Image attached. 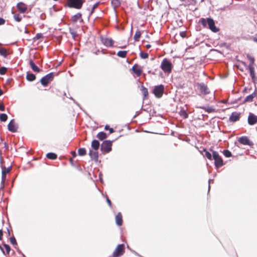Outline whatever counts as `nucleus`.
Instances as JSON below:
<instances>
[{"instance_id": "46", "label": "nucleus", "mask_w": 257, "mask_h": 257, "mask_svg": "<svg viewBox=\"0 0 257 257\" xmlns=\"http://www.w3.org/2000/svg\"><path fill=\"white\" fill-rule=\"evenodd\" d=\"M14 19L15 21L20 22L22 20V17L20 14H16L14 15Z\"/></svg>"}, {"instance_id": "57", "label": "nucleus", "mask_w": 257, "mask_h": 257, "mask_svg": "<svg viewBox=\"0 0 257 257\" xmlns=\"http://www.w3.org/2000/svg\"><path fill=\"white\" fill-rule=\"evenodd\" d=\"M51 9H53L54 10V11H56V12L59 11V8H57L56 5H53L52 6V7L50 8V12L51 11Z\"/></svg>"}, {"instance_id": "27", "label": "nucleus", "mask_w": 257, "mask_h": 257, "mask_svg": "<svg viewBox=\"0 0 257 257\" xmlns=\"http://www.w3.org/2000/svg\"><path fill=\"white\" fill-rule=\"evenodd\" d=\"M246 58L249 61V63L247 66V68L254 67V58L253 56H251L249 54H246Z\"/></svg>"}, {"instance_id": "17", "label": "nucleus", "mask_w": 257, "mask_h": 257, "mask_svg": "<svg viewBox=\"0 0 257 257\" xmlns=\"http://www.w3.org/2000/svg\"><path fill=\"white\" fill-rule=\"evenodd\" d=\"M247 70H248L249 72V75L251 77V81L254 84L255 87L256 86V84H257V76L255 72L254 67L247 68Z\"/></svg>"}, {"instance_id": "11", "label": "nucleus", "mask_w": 257, "mask_h": 257, "mask_svg": "<svg viewBox=\"0 0 257 257\" xmlns=\"http://www.w3.org/2000/svg\"><path fill=\"white\" fill-rule=\"evenodd\" d=\"M100 39L101 42L107 47H114V41L111 38L103 37L102 36H100Z\"/></svg>"}, {"instance_id": "61", "label": "nucleus", "mask_w": 257, "mask_h": 257, "mask_svg": "<svg viewBox=\"0 0 257 257\" xmlns=\"http://www.w3.org/2000/svg\"><path fill=\"white\" fill-rule=\"evenodd\" d=\"M214 180L213 179H209L208 180V193L209 192L210 189V184L211 182L213 183Z\"/></svg>"}, {"instance_id": "2", "label": "nucleus", "mask_w": 257, "mask_h": 257, "mask_svg": "<svg viewBox=\"0 0 257 257\" xmlns=\"http://www.w3.org/2000/svg\"><path fill=\"white\" fill-rule=\"evenodd\" d=\"M121 136L120 135L118 137L112 140H105L103 141L100 146V151L103 155H105L112 151V143L116 141L118 138Z\"/></svg>"}, {"instance_id": "39", "label": "nucleus", "mask_w": 257, "mask_h": 257, "mask_svg": "<svg viewBox=\"0 0 257 257\" xmlns=\"http://www.w3.org/2000/svg\"><path fill=\"white\" fill-rule=\"evenodd\" d=\"M87 154L86 150L84 148H80L78 150V155L79 156H84Z\"/></svg>"}, {"instance_id": "54", "label": "nucleus", "mask_w": 257, "mask_h": 257, "mask_svg": "<svg viewBox=\"0 0 257 257\" xmlns=\"http://www.w3.org/2000/svg\"><path fill=\"white\" fill-rule=\"evenodd\" d=\"M241 98V97H239V98H237V99H234V100L233 101H231L230 103L231 104H235V103H237V102L240 100Z\"/></svg>"}, {"instance_id": "8", "label": "nucleus", "mask_w": 257, "mask_h": 257, "mask_svg": "<svg viewBox=\"0 0 257 257\" xmlns=\"http://www.w3.org/2000/svg\"><path fill=\"white\" fill-rule=\"evenodd\" d=\"M125 252V245L123 243L117 244L112 253V257H120Z\"/></svg>"}, {"instance_id": "35", "label": "nucleus", "mask_w": 257, "mask_h": 257, "mask_svg": "<svg viewBox=\"0 0 257 257\" xmlns=\"http://www.w3.org/2000/svg\"><path fill=\"white\" fill-rule=\"evenodd\" d=\"M150 2L151 1H147L146 4L144 6V10L145 11L147 10V9L149 8ZM136 3L139 9H142L143 8V7L140 4V1H136Z\"/></svg>"}, {"instance_id": "23", "label": "nucleus", "mask_w": 257, "mask_h": 257, "mask_svg": "<svg viewBox=\"0 0 257 257\" xmlns=\"http://www.w3.org/2000/svg\"><path fill=\"white\" fill-rule=\"evenodd\" d=\"M115 223L118 226L122 225L123 223L122 216L121 212H119L115 217Z\"/></svg>"}, {"instance_id": "21", "label": "nucleus", "mask_w": 257, "mask_h": 257, "mask_svg": "<svg viewBox=\"0 0 257 257\" xmlns=\"http://www.w3.org/2000/svg\"><path fill=\"white\" fill-rule=\"evenodd\" d=\"M101 145L100 144L99 141L96 139H93L91 143V150L98 151L99 147Z\"/></svg>"}, {"instance_id": "52", "label": "nucleus", "mask_w": 257, "mask_h": 257, "mask_svg": "<svg viewBox=\"0 0 257 257\" xmlns=\"http://www.w3.org/2000/svg\"><path fill=\"white\" fill-rule=\"evenodd\" d=\"M87 11H88L89 12V15L87 17V19L88 20H89V18H90V16L92 14V13H94V10L92 9H91V10H90V8H88L87 9H86Z\"/></svg>"}, {"instance_id": "25", "label": "nucleus", "mask_w": 257, "mask_h": 257, "mask_svg": "<svg viewBox=\"0 0 257 257\" xmlns=\"http://www.w3.org/2000/svg\"><path fill=\"white\" fill-rule=\"evenodd\" d=\"M196 107L204 109L206 112H207L209 113L216 111L215 108L212 106H200Z\"/></svg>"}, {"instance_id": "58", "label": "nucleus", "mask_w": 257, "mask_h": 257, "mask_svg": "<svg viewBox=\"0 0 257 257\" xmlns=\"http://www.w3.org/2000/svg\"><path fill=\"white\" fill-rule=\"evenodd\" d=\"M180 36L183 38H184L186 37V31H181L180 32Z\"/></svg>"}, {"instance_id": "59", "label": "nucleus", "mask_w": 257, "mask_h": 257, "mask_svg": "<svg viewBox=\"0 0 257 257\" xmlns=\"http://www.w3.org/2000/svg\"><path fill=\"white\" fill-rule=\"evenodd\" d=\"M238 62H239L241 64H242L245 67V68L247 70V66L246 62L243 61H241V60H238Z\"/></svg>"}, {"instance_id": "16", "label": "nucleus", "mask_w": 257, "mask_h": 257, "mask_svg": "<svg viewBox=\"0 0 257 257\" xmlns=\"http://www.w3.org/2000/svg\"><path fill=\"white\" fill-rule=\"evenodd\" d=\"M88 155L92 161H94L95 162H100V161L98 160V151L89 149Z\"/></svg>"}, {"instance_id": "6", "label": "nucleus", "mask_w": 257, "mask_h": 257, "mask_svg": "<svg viewBox=\"0 0 257 257\" xmlns=\"http://www.w3.org/2000/svg\"><path fill=\"white\" fill-rule=\"evenodd\" d=\"M164 90V85L161 84L154 86L153 89H152V93L156 98H160L162 97Z\"/></svg>"}, {"instance_id": "20", "label": "nucleus", "mask_w": 257, "mask_h": 257, "mask_svg": "<svg viewBox=\"0 0 257 257\" xmlns=\"http://www.w3.org/2000/svg\"><path fill=\"white\" fill-rule=\"evenodd\" d=\"M71 20L73 23H76L78 21L80 23L82 22L83 19H82V14L80 12L77 13L72 17Z\"/></svg>"}, {"instance_id": "10", "label": "nucleus", "mask_w": 257, "mask_h": 257, "mask_svg": "<svg viewBox=\"0 0 257 257\" xmlns=\"http://www.w3.org/2000/svg\"><path fill=\"white\" fill-rule=\"evenodd\" d=\"M197 89L199 90L200 93L203 95H206L210 93V90L207 86V85L203 82L197 83L196 84Z\"/></svg>"}, {"instance_id": "29", "label": "nucleus", "mask_w": 257, "mask_h": 257, "mask_svg": "<svg viewBox=\"0 0 257 257\" xmlns=\"http://www.w3.org/2000/svg\"><path fill=\"white\" fill-rule=\"evenodd\" d=\"M202 151L204 153V154H203L204 157H206L209 160H212V153H211L206 148H203Z\"/></svg>"}, {"instance_id": "51", "label": "nucleus", "mask_w": 257, "mask_h": 257, "mask_svg": "<svg viewBox=\"0 0 257 257\" xmlns=\"http://www.w3.org/2000/svg\"><path fill=\"white\" fill-rule=\"evenodd\" d=\"M105 197L106 198V202L108 204V206L110 208H112V204L111 200L109 199V198L108 197L107 195H106Z\"/></svg>"}, {"instance_id": "43", "label": "nucleus", "mask_w": 257, "mask_h": 257, "mask_svg": "<svg viewBox=\"0 0 257 257\" xmlns=\"http://www.w3.org/2000/svg\"><path fill=\"white\" fill-rule=\"evenodd\" d=\"M43 38L44 36L43 34L41 33H38L36 34V36L33 38V40L34 42H35L36 41L43 39Z\"/></svg>"}, {"instance_id": "41", "label": "nucleus", "mask_w": 257, "mask_h": 257, "mask_svg": "<svg viewBox=\"0 0 257 257\" xmlns=\"http://www.w3.org/2000/svg\"><path fill=\"white\" fill-rule=\"evenodd\" d=\"M3 245L6 249L5 255H6L7 254H9L11 250V246L8 244L5 243L4 242L3 243Z\"/></svg>"}, {"instance_id": "55", "label": "nucleus", "mask_w": 257, "mask_h": 257, "mask_svg": "<svg viewBox=\"0 0 257 257\" xmlns=\"http://www.w3.org/2000/svg\"><path fill=\"white\" fill-rule=\"evenodd\" d=\"M6 20L4 19L3 17H0V26L3 25L6 23Z\"/></svg>"}, {"instance_id": "50", "label": "nucleus", "mask_w": 257, "mask_h": 257, "mask_svg": "<svg viewBox=\"0 0 257 257\" xmlns=\"http://www.w3.org/2000/svg\"><path fill=\"white\" fill-rule=\"evenodd\" d=\"M69 32L70 34L72 35V37L74 39V38L77 36V34L76 32H75L73 29L69 28Z\"/></svg>"}, {"instance_id": "14", "label": "nucleus", "mask_w": 257, "mask_h": 257, "mask_svg": "<svg viewBox=\"0 0 257 257\" xmlns=\"http://www.w3.org/2000/svg\"><path fill=\"white\" fill-rule=\"evenodd\" d=\"M247 123L249 125H253L257 123V115L253 113L249 112Z\"/></svg>"}, {"instance_id": "64", "label": "nucleus", "mask_w": 257, "mask_h": 257, "mask_svg": "<svg viewBox=\"0 0 257 257\" xmlns=\"http://www.w3.org/2000/svg\"><path fill=\"white\" fill-rule=\"evenodd\" d=\"M5 110V107L3 104H0V111H4Z\"/></svg>"}, {"instance_id": "36", "label": "nucleus", "mask_w": 257, "mask_h": 257, "mask_svg": "<svg viewBox=\"0 0 257 257\" xmlns=\"http://www.w3.org/2000/svg\"><path fill=\"white\" fill-rule=\"evenodd\" d=\"M139 48L140 51V56L141 58L142 59H146L148 58L149 57V54L147 52H142L141 50V48L140 46H139Z\"/></svg>"}, {"instance_id": "13", "label": "nucleus", "mask_w": 257, "mask_h": 257, "mask_svg": "<svg viewBox=\"0 0 257 257\" xmlns=\"http://www.w3.org/2000/svg\"><path fill=\"white\" fill-rule=\"evenodd\" d=\"M132 73L136 75L137 76H140L143 73V68L137 63L135 64L132 69Z\"/></svg>"}, {"instance_id": "44", "label": "nucleus", "mask_w": 257, "mask_h": 257, "mask_svg": "<svg viewBox=\"0 0 257 257\" xmlns=\"http://www.w3.org/2000/svg\"><path fill=\"white\" fill-rule=\"evenodd\" d=\"M8 116L6 113H0V120L2 122H5L7 120Z\"/></svg>"}, {"instance_id": "7", "label": "nucleus", "mask_w": 257, "mask_h": 257, "mask_svg": "<svg viewBox=\"0 0 257 257\" xmlns=\"http://www.w3.org/2000/svg\"><path fill=\"white\" fill-rule=\"evenodd\" d=\"M84 2L85 1H67V3L64 4V7L79 10L82 8Z\"/></svg>"}, {"instance_id": "56", "label": "nucleus", "mask_w": 257, "mask_h": 257, "mask_svg": "<svg viewBox=\"0 0 257 257\" xmlns=\"http://www.w3.org/2000/svg\"><path fill=\"white\" fill-rule=\"evenodd\" d=\"M70 154L72 157V159H74V158H76L77 156V154H76V152L74 151H71L70 152Z\"/></svg>"}, {"instance_id": "48", "label": "nucleus", "mask_w": 257, "mask_h": 257, "mask_svg": "<svg viewBox=\"0 0 257 257\" xmlns=\"http://www.w3.org/2000/svg\"><path fill=\"white\" fill-rule=\"evenodd\" d=\"M8 70V68L5 66H2L0 67V75H4L5 74L6 71Z\"/></svg>"}, {"instance_id": "30", "label": "nucleus", "mask_w": 257, "mask_h": 257, "mask_svg": "<svg viewBox=\"0 0 257 257\" xmlns=\"http://www.w3.org/2000/svg\"><path fill=\"white\" fill-rule=\"evenodd\" d=\"M180 116L182 117L184 119H187L188 117V113L187 112L186 110L183 108H181L178 112Z\"/></svg>"}, {"instance_id": "1", "label": "nucleus", "mask_w": 257, "mask_h": 257, "mask_svg": "<svg viewBox=\"0 0 257 257\" xmlns=\"http://www.w3.org/2000/svg\"><path fill=\"white\" fill-rule=\"evenodd\" d=\"M198 23L201 24L204 28H207L213 33H217L220 30L219 27L216 26L215 21L210 17L206 18H201Z\"/></svg>"}, {"instance_id": "63", "label": "nucleus", "mask_w": 257, "mask_h": 257, "mask_svg": "<svg viewBox=\"0 0 257 257\" xmlns=\"http://www.w3.org/2000/svg\"><path fill=\"white\" fill-rule=\"evenodd\" d=\"M4 232L3 229H0V240H3Z\"/></svg>"}, {"instance_id": "47", "label": "nucleus", "mask_w": 257, "mask_h": 257, "mask_svg": "<svg viewBox=\"0 0 257 257\" xmlns=\"http://www.w3.org/2000/svg\"><path fill=\"white\" fill-rule=\"evenodd\" d=\"M230 45H231L230 44H227L226 42H223L220 44V47H225L226 49L230 50Z\"/></svg>"}, {"instance_id": "18", "label": "nucleus", "mask_w": 257, "mask_h": 257, "mask_svg": "<svg viewBox=\"0 0 257 257\" xmlns=\"http://www.w3.org/2000/svg\"><path fill=\"white\" fill-rule=\"evenodd\" d=\"M257 95V90L256 87L255 86V90L251 94L246 96L244 100H243L242 103H245L246 102H251L253 98Z\"/></svg>"}, {"instance_id": "37", "label": "nucleus", "mask_w": 257, "mask_h": 257, "mask_svg": "<svg viewBox=\"0 0 257 257\" xmlns=\"http://www.w3.org/2000/svg\"><path fill=\"white\" fill-rule=\"evenodd\" d=\"M2 183H4V182L7 179V174H8V170H5L4 168H2Z\"/></svg>"}, {"instance_id": "9", "label": "nucleus", "mask_w": 257, "mask_h": 257, "mask_svg": "<svg viewBox=\"0 0 257 257\" xmlns=\"http://www.w3.org/2000/svg\"><path fill=\"white\" fill-rule=\"evenodd\" d=\"M237 141L239 144L249 146L251 148H253L254 143L251 141L248 137L242 136L237 138Z\"/></svg>"}, {"instance_id": "33", "label": "nucleus", "mask_w": 257, "mask_h": 257, "mask_svg": "<svg viewBox=\"0 0 257 257\" xmlns=\"http://www.w3.org/2000/svg\"><path fill=\"white\" fill-rule=\"evenodd\" d=\"M141 34V31L139 29H137L134 36V40L135 42H138L140 40Z\"/></svg>"}, {"instance_id": "28", "label": "nucleus", "mask_w": 257, "mask_h": 257, "mask_svg": "<svg viewBox=\"0 0 257 257\" xmlns=\"http://www.w3.org/2000/svg\"><path fill=\"white\" fill-rule=\"evenodd\" d=\"M140 90L143 95V100L147 99L149 97V92L148 88L145 87L143 85H142Z\"/></svg>"}, {"instance_id": "5", "label": "nucleus", "mask_w": 257, "mask_h": 257, "mask_svg": "<svg viewBox=\"0 0 257 257\" xmlns=\"http://www.w3.org/2000/svg\"><path fill=\"white\" fill-rule=\"evenodd\" d=\"M55 72H51L43 76L40 80V82L44 87H46L52 82L54 78Z\"/></svg>"}, {"instance_id": "12", "label": "nucleus", "mask_w": 257, "mask_h": 257, "mask_svg": "<svg viewBox=\"0 0 257 257\" xmlns=\"http://www.w3.org/2000/svg\"><path fill=\"white\" fill-rule=\"evenodd\" d=\"M7 128L9 131L11 133H16L19 128V125L16 123L14 118L12 119L7 125Z\"/></svg>"}, {"instance_id": "38", "label": "nucleus", "mask_w": 257, "mask_h": 257, "mask_svg": "<svg viewBox=\"0 0 257 257\" xmlns=\"http://www.w3.org/2000/svg\"><path fill=\"white\" fill-rule=\"evenodd\" d=\"M111 4L115 12L117 7L121 5V1H111Z\"/></svg>"}, {"instance_id": "4", "label": "nucleus", "mask_w": 257, "mask_h": 257, "mask_svg": "<svg viewBox=\"0 0 257 257\" xmlns=\"http://www.w3.org/2000/svg\"><path fill=\"white\" fill-rule=\"evenodd\" d=\"M160 68L165 73H170L172 71L173 65L169 59L165 58L161 63Z\"/></svg>"}, {"instance_id": "62", "label": "nucleus", "mask_w": 257, "mask_h": 257, "mask_svg": "<svg viewBox=\"0 0 257 257\" xmlns=\"http://www.w3.org/2000/svg\"><path fill=\"white\" fill-rule=\"evenodd\" d=\"M99 180H100V182L101 183H103V179H102V174L101 173H100L99 174Z\"/></svg>"}, {"instance_id": "32", "label": "nucleus", "mask_w": 257, "mask_h": 257, "mask_svg": "<svg viewBox=\"0 0 257 257\" xmlns=\"http://www.w3.org/2000/svg\"><path fill=\"white\" fill-rule=\"evenodd\" d=\"M128 51L126 50H119L117 53V56L121 58L126 57Z\"/></svg>"}, {"instance_id": "31", "label": "nucleus", "mask_w": 257, "mask_h": 257, "mask_svg": "<svg viewBox=\"0 0 257 257\" xmlns=\"http://www.w3.org/2000/svg\"><path fill=\"white\" fill-rule=\"evenodd\" d=\"M46 157L48 159L55 160L57 158V155L53 152H49L46 154Z\"/></svg>"}, {"instance_id": "53", "label": "nucleus", "mask_w": 257, "mask_h": 257, "mask_svg": "<svg viewBox=\"0 0 257 257\" xmlns=\"http://www.w3.org/2000/svg\"><path fill=\"white\" fill-rule=\"evenodd\" d=\"M127 248L128 249H130L131 250V251H132L136 255H137V256H138L139 257H144L142 255H140L139 253H138L137 252H136L135 250L131 249V248H130V247H129V246L128 245H127Z\"/></svg>"}, {"instance_id": "60", "label": "nucleus", "mask_w": 257, "mask_h": 257, "mask_svg": "<svg viewBox=\"0 0 257 257\" xmlns=\"http://www.w3.org/2000/svg\"><path fill=\"white\" fill-rule=\"evenodd\" d=\"M100 3H101V1H97V2L93 5L92 9L95 10V9L96 8H97L98 5Z\"/></svg>"}, {"instance_id": "24", "label": "nucleus", "mask_w": 257, "mask_h": 257, "mask_svg": "<svg viewBox=\"0 0 257 257\" xmlns=\"http://www.w3.org/2000/svg\"><path fill=\"white\" fill-rule=\"evenodd\" d=\"M108 136V135L103 131L99 132L96 135V138L98 139V140L101 141H104V140L107 138Z\"/></svg>"}, {"instance_id": "26", "label": "nucleus", "mask_w": 257, "mask_h": 257, "mask_svg": "<svg viewBox=\"0 0 257 257\" xmlns=\"http://www.w3.org/2000/svg\"><path fill=\"white\" fill-rule=\"evenodd\" d=\"M36 79V75L30 71H28L26 74V79L29 82L34 81Z\"/></svg>"}, {"instance_id": "15", "label": "nucleus", "mask_w": 257, "mask_h": 257, "mask_svg": "<svg viewBox=\"0 0 257 257\" xmlns=\"http://www.w3.org/2000/svg\"><path fill=\"white\" fill-rule=\"evenodd\" d=\"M241 113L239 112H232L229 117V121L231 122H235L238 121L240 117Z\"/></svg>"}, {"instance_id": "49", "label": "nucleus", "mask_w": 257, "mask_h": 257, "mask_svg": "<svg viewBox=\"0 0 257 257\" xmlns=\"http://www.w3.org/2000/svg\"><path fill=\"white\" fill-rule=\"evenodd\" d=\"M184 2H185V3L180 4L179 5L180 6H184L185 7H188L186 8V9H193L192 7H191V8H190V6L191 5V3H188V2H190V1H184Z\"/></svg>"}, {"instance_id": "45", "label": "nucleus", "mask_w": 257, "mask_h": 257, "mask_svg": "<svg viewBox=\"0 0 257 257\" xmlns=\"http://www.w3.org/2000/svg\"><path fill=\"white\" fill-rule=\"evenodd\" d=\"M104 130L109 131V133L108 134V135L113 133L115 132L114 128L112 127H110V126L107 124L104 126Z\"/></svg>"}, {"instance_id": "34", "label": "nucleus", "mask_w": 257, "mask_h": 257, "mask_svg": "<svg viewBox=\"0 0 257 257\" xmlns=\"http://www.w3.org/2000/svg\"><path fill=\"white\" fill-rule=\"evenodd\" d=\"M9 240L11 244L13 245L15 248V247L18 246V243L14 235H13L12 236H10Z\"/></svg>"}, {"instance_id": "3", "label": "nucleus", "mask_w": 257, "mask_h": 257, "mask_svg": "<svg viewBox=\"0 0 257 257\" xmlns=\"http://www.w3.org/2000/svg\"><path fill=\"white\" fill-rule=\"evenodd\" d=\"M209 151L213 154L212 160H214V164L215 168L218 169L224 165V163L222 157L219 155L217 151L213 150L212 147L210 148Z\"/></svg>"}, {"instance_id": "42", "label": "nucleus", "mask_w": 257, "mask_h": 257, "mask_svg": "<svg viewBox=\"0 0 257 257\" xmlns=\"http://www.w3.org/2000/svg\"><path fill=\"white\" fill-rule=\"evenodd\" d=\"M0 55L4 57L5 58H7V50L5 48H2L0 49Z\"/></svg>"}, {"instance_id": "19", "label": "nucleus", "mask_w": 257, "mask_h": 257, "mask_svg": "<svg viewBox=\"0 0 257 257\" xmlns=\"http://www.w3.org/2000/svg\"><path fill=\"white\" fill-rule=\"evenodd\" d=\"M17 8L20 13L24 14L27 10V5L22 1H20L17 4Z\"/></svg>"}, {"instance_id": "22", "label": "nucleus", "mask_w": 257, "mask_h": 257, "mask_svg": "<svg viewBox=\"0 0 257 257\" xmlns=\"http://www.w3.org/2000/svg\"><path fill=\"white\" fill-rule=\"evenodd\" d=\"M29 64L32 69V70L35 72H40L42 71V69L39 68L36 64L35 63L34 61L30 59L29 61Z\"/></svg>"}, {"instance_id": "40", "label": "nucleus", "mask_w": 257, "mask_h": 257, "mask_svg": "<svg viewBox=\"0 0 257 257\" xmlns=\"http://www.w3.org/2000/svg\"><path fill=\"white\" fill-rule=\"evenodd\" d=\"M222 153L226 158H229L232 156V153L228 149L223 150Z\"/></svg>"}]
</instances>
